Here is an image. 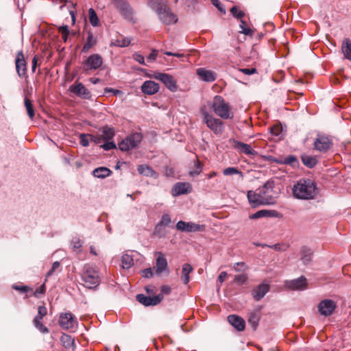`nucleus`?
<instances>
[{"label":"nucleus","instance_id":"obj_35","mask_svg":"<svg viewBox=\"0 0 351 351\" xmlns=\"http://www.w3.org/2000/svg\"><path fill=\"white\" fill-rule=\"evenodd\" d=\"M88 19L90 24L93 27H98L100 25L99 19L93 8H90L88 10Z\"/></svg>","mask_w":351,"mask_h":351},{"label":"nucleus","instance_id":"obj_39","mask_svg":"<svg viewBox=\"0 0 351 351\" xmlns=\"http://www.w3.org/2000/svg\"><path fill=\"white\" fill-rule=\"evenodd\" d=\"M132 41V38L125 37L121 39H117L111 43V45H114L119 47H125L128 46Z\"/></svg>","mask_w":351,"mask_h":351},{"label":"nucleus","instance_id":"obj_23","mask_svg":"<svg viewBox=\"0 0 351 351\" xmlns=\"http://www.w3.org/2000/svg\"><path fill=\"white\" fill-rule=\"evenodd\" d=\"M159 88L158 83L152 80H147L143 84L141 90L146 95H152L159 90Z\"/></svg>","mask_w":351,"mask_h":351},{"label":"nucleus","instance_id":"obj_38","mask_svg":"<svg viewBox=\"0 0 351 351\" xmlns=\"http://www.w3.org/2000/svg\"><path fill=\"white\" fill-rule=\"evenodd\" d=\"M259 315L256 312H251L249 313L248 322L252 328L255 330L258 324Z\"/></svg>","mask_w":351,"mask_h":351},{"label":"nucleus","instance_id":"obj_64","mask_svg":"<svg viewBox=\"0 0 351 351\" xmlns=\"http://www.w3.org/2000/svg\"><path fill=\"white\" fill-rule=\"evenodd\" d=\"M171 292V288L169 286L164 285L161 288V293L160 294L163 297L164 294H169Z\"/></svg>","mask_w":351,"mask_h":351},{"label":"nucleus","instance_id":"obj_53","mask_svg":"<svg viewBox=\"0 0 351 351\" xmlns=\"http://www.w3.org/2000/svg\"><path fill=\"white\" fill-rule=\"evenodd\" d=\"M234 269L237 271H245L247 269V267L243 262H239L234 264Z\"/></svg>","mask_w":351,"mask_h":351},{"label":"nucleus","instance_id":"obj_24","mask_svg":"<svg viewBox=\"0 0 351 351\" xmlns=\"http://www.w3.org/2000/svg\"><path fill=\"white\" fill-rule=\"evenodd\" d=\"M228 322L238 331H243L245 327V320L236 315H230L228 317Z\"/></svg>","mask_w":351,"mask_h":351},{"label":"nucleus","instance_id":"obj_46","mask_svg":"<svg viewBox=\"0 0 351 351\" xmlns=\"http://www.w3.org/2000/svg\"><path fill=\"white\" fill-rule=\"evenodd\" d=\"M282 163L295 166L298 163V160L295 156L291 155L285 158L282 161Z\"/></svg>","mask_w":351,"mask_h":351},{"label":"nucleus","instance_id":"obj_32","mask_svg":"<svg viewBox=\"0 0 351 351\" xmlns=\"http://www.w3.org/2000/svg\"><path fill=\"white\" fill-rule=\"evenodd\" d=\"M112 171L106 168V167H98L95 169L93 174L95 177L99 178H105L108 176H109L111 174Z\"/></svg>","mask_w":351,"mask_h":351},{"label":"nucleus","instance_id":"obj_30","mask_svg":"<svg viewBox=\"0 0 351 351\" xmlns=\"http://www.w3.org/2000/svg\"><path fill=\"white\" fill-rule=\"evenodd\" d=\"M300 254H301V260L302 261L304 264H307L311 260V257L313 255V251L307 247H302L300 250Z\"/></svg>","mask_w":351,"mask_h":351},{"label":"nucleus","instance_id":"obj_33","mask_svg":"<svg viewBox=\"0 0 351 351\" xmlns=\"http://www.w3.org/2000/svg\"><path fill=\"white\" fill-rule=\"evenodd\" d=\"M60 341L65 348H73L75 346L74 339L70 335L64 334L62 335Z\"/></svg>","mask_w":351,"mask_h":351},{"label":"nucleus","instance_id":"obj_5","mask_svg":"<svg viewBox=\"0 0 351 351\" xmlns=\"http://www.w3.org/2000/svg\"><path fill=\"white\" fill-rule=\"evenodd\" d=\"M200 112L203 116V122L215 134H221L223 132V123L222 121L214 117L204 108H201Z\"/></svg>","mask_w":351,"mask_h":351},{"label":"nucleus","instance_id":"obj_1","mask_svg":"<svg viewBox=\"0 0 351 351\" xmlns=\"http://www.w3.org/2000/svg\"><path fill=\"white\" fill-rule=\"evenodd\" d=\"M148 5L156 12L160 21L166 25L177 23L178 17L163 0H149Z\"/></svg>","mask_w":351,"mask_h":351},{"label":"nucleus","instance_id":"obj_29","mask_svg":"<svg viewBox=\"0 0 351 351\" xmlns=\"http://www.w3.org/2000/svg\"><path fill=\"white\" fill-rule=\"evenodd\" d=\"M97 43L96 38L93 36L91 32H88L86 41L83 46L82 52H88Z\"/></svg>","mask_w":351,"mask_h":351},{"label":"nucleus","instance_id":"obj_27","mask_svg":"<svg viewBox=\"0 0 351 351\" xmlns=\"http://www.w3.org/2000/svg\"><path fill=\"white\" fill-rule=\"evenodd\" d=\"M138 172L143 176L147 177H152L154 178H157L158 177V174L152 169V168L148 165H141L138 167Z\"/></svg>","mask_w":351,"mask_h":351},{"label":"nucleus","instance_id":"obj_12","mask_svg":"<svg viewBox=\"0 0 351 351\" xmlns=\"http://www.w3.org/2000/svg\"><path fill=\"white\" fill-rule=\"evenodd\" d=\"M176 228L178 230L185 232H202L205 230L204 225L197 224L193 222H186L184 221H179Z\"/></svg>","mask_w":351,"mask_h":351},{"label":"nucleus","instance_id":"obj_25","mask_svg":"<svg viewBox=\"0 0 351 351\" xmlns=\"http://www.w3.org/2000/svg\"><path fill=\"white\" fill-rule=\"evenodd\" d=\"M234 147L239 152L248 156H254L256 152L252 149L250 145L238 141H234Z\"/></svg>","mask_w":351,"mask_h":351},{"label":"nucleus","instance_id":"obj_7","mask_svg":"<svg viewBox=\"0 0 351 351\" xmlns=\"http://www.w3.org/2000/svg\"><path fill=\"white\" fill-rule=\"evenodd\" d=\"M148 77L159 80L171 92H176L178 89L177 80L170 74L156 71Z\"/></svg>","mask_w":351,"mask_h":351},{"label":"nucleus","instance_id":"obj_10","mask_svg":"<svg viewBox=\"0 0 351 351\" xmlns=\"http://www.w3.org/2000/svg\"><path fill=\"white\" fill-rule=\"evenodd\" d=\"M114 6L126 19L131 20L133 16V10L127 0H111Z\"/></svg>","mask_w":351,"mask_h":351},{"label":"nucleus","instance_id":"obj_59","mask_svg":"<svg viewBox=\"0 0 351 351\" xmlns=\"http://www.w3.org/2000/svg\"><path fill=\"white\" fill-rule=\"evenodd\" d=\"M80 143L84 147H87L89 145V141L87 138V135L81 134L80 136Z\"/></svg>","mask_w":351,"mask_h":351},{"label":"nucleus","instance_id":"obj_31","mask_svg":"<svg viewBox=\"0 0 351 351\" xmlns=\"http://www.w3.org/2000/svg\"><path fill=\"white\" fill-rule=\"evenodd\" d=\"M275 210H261L251 215L250 218L252 219H256L261 217H274L275 215Z\"/></svg>","mask_w":351,"mask_h":351},{"label":"nucleus","instance_id":"obj_61","mask_svg":"<svg viewBox=\"0 0 351 351\" xmlns=\"http://www.w3.org/2000/svg\"><path fill=\"white\" fill-rule=\"evenodd\" d=\"M241 71L245 75H252V74L255 73L256 72V70L254 68H252V69L245 68V69H241Z\"/></svg>","mask_w":351,"mask_h":351},{"label":"nucleus","instance_id":"obj_28","mask_svg":"<svg viewBox=\"0 0 351 351\" xmlns=\"http://www.w3.org/2000/svg\"><path fill=\"white\" fill-rule=\"evenodd\" d=\"M193 271L192 266L189 263L182 265L181 279L184 285H187L190 280L189 274Z\"/></svg>","mask_w":351,"mask_h":351},{"label":"nucleus","instance_id":"obj_17","mask_svg":"<svg viewBox=\"0 0 351 351\" xmlns=\"http://www.w3.org/2000/svg\"><path fill=\"white\" fill-rule=\"evenodd\" d=\"M285 286L291 290L302 291L308 287V283L306 278L301 276L297 279L287 281Z\"/></svg>","mask_w":351,"mask_h":351},{"label":"nucleus","instance_id":"obj_18","mask_svg":"<svg viewBox=\"0 0 351 351\" xmlns=\"http://www.w3.org/2000/svg\"><path fill=\"white\" fill-rule=\"evenodd\" d=\"M136 300L141 304L148 306H155L160 302L162 300V296L160 295H158L154 297L146 296L143 294H138L136 295Z\"/></svg>","mask_w":351,"mask_h":351},{"label":"nucleus","instance_id":"obj_13","mask_svg":"<svg viewBox=\"0 0 351 351\" xmlns=\"http://www.w3.org/2000/svg\"><path fill=\"white\" fill-rule=\"evenodd\" d=\"M332 145V141L326 136H318L314 141L315 149L320 152H326Z\"/></svg>","mask_w":351,"mask_h":351},{"label":"nucleus","instance_id":"obj_36","mask_svg":"<svg viewBox=\"0 0 351 351\" xmlns=\"http://www.w3.org/2000/svg\"><path fill=\"white\" fill-rule=\"evenodd\" d=\"M302 161L305 166L309 168L313 167L317 162V160L315 157L308 155L302 156Z\"/></svg>","mask_w":351,"mask_h":351},{"label":"nucleus","instance_id":"obj_47","mask_svg":"<svg viewBox=\"0 0 351 351\" xmlns=\"http://www.w3.org/2000/svg\"><path fill=\"white\" fill-rule=\"evenodd\" d=\"M230 12L234 17L238 19H241L244 16L243 12L239 10L236 6H234L230 9Z\"/></svg>","mask_w":351,"mask_h":351},{"label":"nucleus","instance_id":"obj_42","mask_svg":"<svg viewBox=\"0 0 351 351\" xmlns=\"http://www.w3.org/2000/svg\"><path fill=\"white\" fill-rule=\"evenodd\" d=\"M224 176L239 175L241 179L243 178V173L236 167H228L223 170Z\"/></svg>","mask_w":351,"mask_h":351},{"label":"nucleus","instance_id":"obj_6","mask_svg":"<svg viewBox=\"0 0 351 351\" xmlns=\"http://www.w3.org/2000/svg\"><path fill=\"white\" fill-rule=\"evenodd\" d=\"M274 182L271 180L267 181L262 187L258 189L265 205L274 204L277 197L274 190Z\"/></svg>","mask_w":351,"mask_h":351},{"label":"nucleus","instance_id":"obj_57","mask_svg":"<svg viewBox=\"0 0 351 351\" xmlns=\"http://www.w3.org/2000/svg\"><path fill=\"white\" fill-rule=\"evenodd\" d=\"M247 280V276L245 274H241L235 276L234 281L239 284H243Z\"/></svg>","mask_w":351,"mask_h":351},{"label":"nucleus","instance_id":"obj_55","mask_svg":"<svg viewBox=\"0 0 351 351\" xmlns=\"http://www.w3.org/2000/svg\"><path fill=\"white\" fill-rule=\"evenodd\" d=\"M133 58H134V60H136V62H138L141 64H143V65L145 64V58H144V57L142 55L136 53H134L133 55Z\"/></svg>","mask_w":351,"mask_h":351},{"label":"nucleus","instance_id":"obj_15","mask_svg":"<svg viewBox=\"0 0 351 351\" xmlns=\"http://www.w3.org/2000/svg\"><path fill=\"white\" fill-rule=\"evenodd\" d=\"M16 70L20 77H25L27 75V64L24 54L22 51L17 53L15 59Z\"/></svg>","mask_w":351,"mask_h":351},{"label":"nucleus","instance_id":"obj_63","mask_svg":"<svg viewBox=\"0 0 351 351\" xmlns=\"http://www.w3.org/2000/svg\"><path fill=\"white\" fill-rule=\"evenodd\" d=\"M38 56L35 55L32 58V72L34 73L36 69V66L38 65Z\"/></svg>","mask_w":351,"mask_h":351},{"label":"nucleus","instance_id":"obj_26","mask_svg":"<svg viewBox=\"0 0 351 351\" xmlns=\"http://www.w3.org/2000/svg\"><path fill=\"white\" fill-rule=\"evenodd\" d=\"M269 287L268 285L261 284L258 286L253 292V295L255 300H260L269 291Z\"/></svg>","mask_w":351,"mask_h":351},{"label":"nucleus","instance_id":"obj_41","mask_svg":"<svg viewBox=\"0 0 351 351\" xmlns=\"http://www.w3.org/2000/svg\"><path fill=\"white\" fill-rule=\"evenodd\" d=\"M101 132H102L101 135H102L104 141H110L114 136V130L112 128L107 127V126L103 128Z\"/></svg>","mask_w":351,"mask_h":351},{"label":"nucleus","instance_id":"obj_20","mask_svg":"<svg viewBox=\"0 0 351 351\" xmlns=\"http://www.w3.org/2000/svg\"><path fill=\"white\" fill-rule=\"evenodd\" d=\"M155 256L156 261L154 269L157 274H160L167 269V261L161 252H156Z\"/></svg>","mask_w":351,"mask_h":351},{"label":"nucleus","instance_id":"obj_16","mask_svg":"<svg viewBox=\"0 0 351 351\" xmlns=\"http://www.w3.org/2000/svg\"><path fill=\"white\" fill-rule=\"evenodd\" d=\"M336 308V304L332 300H324L319 302L318 306L319 312L324 316L330 315Z\"/></svg>","mask_w":351,"mask_h":351},{"label":"nucleus","instance_id":"obj_60","mask_svg":"<svg viewBox=\"0 0 351 351\" xmlns=\"http://www.w3.org/2000/svg\"><path fill=\"white\" fill-rule=\"evenodd\" d=\"M60 266V263L58 261H56L53 263V265H52V267L51 269L47 272V277H49V276H51L53 271L57 269Z\"/></svg>","mask_w":351,"mask_h":351},{"label":"nucleus","instance_id":"obj_49","mask_svg":"<svg viewBox=\"0 0 351 351\" xmlns=\"http://www.w3.org/2000/svg\"><path fill=\"white\" fill-rule=\"evenodd\" d=\"M47 313V308L44 306H39L38 308V315L36 316L37 318L43 319Z\"/></svg>","mask_w":351,"mask_h":351},{"label":"nucleus","instance_id":"obj_21","mask_svg":"<svg viewBox=\"0 0 351 351\" xmlns=\"http://www.w3.org/2000/svg\"><path fill=\"white\" fill-rule=\"evenodd\" d=\"M197 76L203 81L206 82H213L217 79V74L205 68H199L196 71Z\"/></svg>","mask_w":351,"mask_h":351},{"label":"nucleus","instance_id":"obj_8","mask_svg":"<svg viewBox=\"0 0 351 351\" xmlns=\"http://www.w3.org/2000/svg\"><path fill=\"white\" fill-rule=\"evenodd\" d=\"M142 141V136L139 133H134L127 136L119 143V147L121 151H129L138 147Z\"/></svg>","mask_w":351,"mask_h":351},{"label":"nucleus","instance_id":"obj_45","mask_svg":"<svg viewBox=\"0 0 351 351\" xmlns=\"http://www.w3.org/2000/svg\"><path fill=\"white\" fill-rule=\"evenodd\" d=\"M58 32L62 34V38L64 42H66L69 34V27L67 25L60 26L58 27Z\"/></svg>","mask_w":351,"mask_h":351},{"label":"nucleus","instance_id":"obj_48","mask_svg":"<svg viewBox=\"0 0 351 351\" xmlns=\"http://www.w3.org/2000/svg\"><path fill=\"white\" fill-rule=\"evenodd\" d=\"M171 222V219L170 216L168 214H164L162 216L161 220L158 224L157 227L159 226H169Z\"/></svg>","mask_w":351,"mask_h":351},{"label":"nucleus","instance_id":"obj_62","mask_svg":"<svg viewBox=\"0 0 351 351\" xmlns=\"http://www.w3.org/2000/svg\"><path fill=\"white\" fill-rule=\"evenodd\" d=\"M165 174L168 177H173L174 176V170L172 167H167L165 169Z\"/></svg>","mask_w":351,"mask_h":351},{"label":"nucleus","instance_id":"obj_34","mask_svg":"<svg viewBox=\"0 0 351 351\" xmlns=\"http://www.w3.org/2000/svg\"><path fill=\"white\" fill-rule=\"evenodd\" d=\"M341 49L345 58L351 61V41L349 39L343 42Z\"/></svg>","mask_w":351,"mask_h":351},{"label":"nucleus","instance_id":"obj_56","mask_svg":"<svg viewBox=\"0 0 351 351\" xmlns=\"http://www.w3.org/2000/svg\"><path fill=\"white\" fill-rule=\"evenodd\" d=\"M142 276L146 278H149L153 276V271L152 268H147L142 271Z\"/></svg>","mask_w":351,"mask_h":351},{"label":"nucleus","instance_id":"obj_19","mask_svg":"<svg viewBox=\"0 0 351 351\" xmlns=\"http://www.w3.org/2000/svg\"><path fill=\"white\" fill-rule=\"evenodd\" d=\"M247 197L252 207L256 208L261 205H265L258 190L248 191Z\"/></svg>","mask_w":351,"mask_h":351},{"label":"nucleus","instance_id":"obj_3","mask_svg":"<svg viewBox=\"0 0 351 351\" xmlns=\"http://www.w3.org/2000/svg\"><path fill=\"white\" fill-rule=\"evenodd\" d=\"M215 113L223 119H231L234 117L231 106L220 95H216L212 104Z\"/></svg>","mask_w":351,"mask_h":351},{"label":"nucleus","instance_id":"obj_52","mask_svg":"<svg viewBox=\"0 0 351 351\" xmlns=\"http://www.w3.org/2000/svg\"><path fill=\"white\" fill-rule=\"evenodd\" d=\"M89 136L90 137V141L95 143V144H99L104 141L101 134Z\"/></svg>","mask_w":351,"mask_h":351},{"label":"nucleus","instance_id":"obj_58","mask_svg":"<svg viewBox=\"0 0 351 351\" xmlns=\"http://www.w3.org/2000/svg\"><path fill=\"white\" fill-rule=\"evenodd\" d=\"M157 56H158V51L156 50H152L151 53L147 56V62H154L156 58H157Z\"/></svg>","mask_w":351,"mask_h":351},{"label":"nucleus","instance_id":"obj_40","mask_svg":"<svg viewBox=\"0 0 351 351\" xmlns=\"http://www.w3.org/2000/svg\"><path fill=\"white\" fill-rule=\"evenodd\" d=\"M202 163L198 159H196L194 161V169L189 171V175L191 176H198L202 171Z\"/></svg>","mask_w":351,"mask_h":351},{"label":"nucleus","instance_id":"obj_50","mask_svg":"<svg viewBox=\"0 0 351 351\" xmlns=\"http://www.w3.org/2000/svg\"><path fill=\"white\" fill-rule=\"evenodd\" d=\"M72 248L75 252H79L82 247V241L79 239H75L72 241Z\"/></svg>","mask_w":351,"mask_h":351},{"label":"nucleus","instance_id":"obj_43","mask_svg":"<svg viewBox=\"0 0 351 351\" xmlns=\"http://www.w3.org/2000/svg\"><path fill=\"white\" fill-rule=\"evenodd\" d=\"M24 104L27 110V114L31 119L34 117V109L32 103V101L28 98L25 97L24 99Z\"/></svg>","mask_w":351,"mask_h":351},{"label":"nucleus","instance_id":"obj_37","mask_svg":"<svg viewBox=\"0 0 351 351\" xmlns=\"http://www.w3.org/2000/svg\"><path fill=\"white\" fill-rule=\"evenodd\" d=\"M121 263L123 268L129 269L134 265L133 258L128 254H124L121 257Z\"/></svg>","mask_w":351,"mask_h":351},{"label":"nucleus","instance_id":"obj_51","mask_svg":"<svg viewBox=\"0 0 351 351\" xmlns=\"http://www.w3.org/2000/svg\"><path fill=\"white\" fill-rule=\"evenodd\" d=\"M45 292V284L42 285L40 287H38L34 292V295L36 298H39L40 295L44 294Z\"/></svg>","mask_w":351,"mask_h":351},{"label":"nucleus","instance_id":"obj_2","mask_svg":"<svg viewBox=\"0 0 351 351\" xmlns=\"http://www.w3.org/2000/svg\"><path fill=\"white\" fill-rule=\"evenodd\" d=\"M315 182L309 179L300 180L293 187V196L300 199H312L317 194Z\"/></svg>","mask_w":351,"mask_h":351},{"label":"nucleus","instance_id":"obj_22","mask_svg":"<svg viewBox=\"0 0 351 351\" xmlns=\"http://www.w3.org/2000/svg\"><path fill=\"white\" fill-rule=\"evenodd\" d=\"M191 191V186L190 184L186 182H178L176 183L171 190L173 196L176 197L182 194H187Z\"/></svg>","mask_w":351,"mask_h":351},{"label":"nucleus","instance_id":"obj_54","mask_svg":"<svg viewBox=\"0 0 351 351\" xmlns=\"http://www.w3.org/2000/svg\"><path fill=\"white\" fill-rule=\"evenodd\" d=\"M106 143L101 145V147H102L104 150H110L114 148H116V145L113 142H109L107 141Z\"/></svg>","mask_w":351,"mask_h":351},{"label":"nucleus","instance_id":"obj_44","mask_svg":"<svg viewBox=\"0 0 351 351\" xmlns=\"http://www.w3.org/2000/svg\"><path fill=\"white\" fill-rule=\"evenodd\" d=\"M42 319H43L35 317L34 319V324L42 333H48L49 329L43 324Z\"/></svg>","mask_w":351,"mask_h":351},{"label":"nucleus","instance_id":"obj_9","mask_svg":"<svg viewBox=\"0 0 351 351\" xmlns=\"http://www.w3.org/2000/svg\"><path fill=\"white\" fill-rule=\"evenodd\" d=\"M103 64L102 57L97 54H92L88 56L86 60L84 61L83 70L86 73L90 71H95L99 69Z\"/></svg>","mask_w":351,"mask_h":351},{"label":"nucleus","instance_id":"obj_11","mask_svg":"<svg viewBox=\"0 0 351 351\" xmlns=\"http://www.w3.org/2000/svg\"><path fill=\"white\" fill-rule=\"evenodd\" d=\"M58 322L59 325L66 330L75 328L77 326L76 317L71 313H61Z\"/></svg>","mask_w":351,"mask_h":351},{"label":"nucleus","instance_id":"obj_4","mask_svg":"<svg viewBox=\"0 0 351 351\" xmlns=\"http://www.w3.org/2000/svg\"><path fill=\"white\" fill-rule=\"evenodd\" d=\"M83 285L88 289L97 288L101 281L98 271L92 265H86L82 273Z\"/></svg>","mask_w":351,"mask_h":351},{"label":"nucleus","instance_id":"obj_14","mask_svg":"<svg viewBox=\"0 0 351 351\" xmlns=\"http://www.w3.org/2000/svg\"><path fill=\"white\" fill-rule=\"evenodd\" d=\"M69 90L77 96L83 99H88L91 97L90 92L85 87V86L77 81L70 86Z\"/></svg>","mask_w":351,"mask_h":351}]
</instances>
